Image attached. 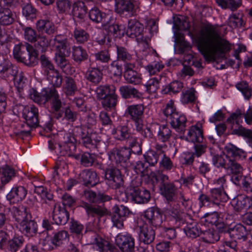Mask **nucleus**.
I'll return each mask as SVG.
<instances>
[{
  "mask_svg": "<svg viewBox=\"0 0 252 252\" xmlns=\"http://www.w3.org/2000/svg\"><path fill=\"white\" fill-rule=\"evenodd\" d=\"M199 50L208 61H216L229 51L231 44L222 38L217 27L207 24L200 30L196 37Z\"/></svg>",
  "mask_w": 252,
  "mask_h": 252,
  "instance_id": "nucleus-1",
  "label": "nucleus"
},
{
  "mask_svg": "<svg viewBox=\"0 0 252 252\" xmlns=\"http://www.w3.org/2000/svg\"><path fill=\"white\" fill-rule=\"evenodd\" d=\"M144 217L147 222L140 226L139 239L144 244H149L154 241L155 232L148 223L155 227L160 226L162 222V216L157 210L150 208L145 212Z\"/></svg>",
  "mask_w": 252,
  "mask_h": 252,
  "instance_id": "nucleus-2",
  "label": "nucleus"
},
{
  "mask_svg": "<svg viewBox=\"0 0 252 252\" xmlns=\"http://www.w3.org/2000/svg\"><path fill=\"white\" fill-rule=\"evenodd\" d=\"M165 116L170 120L172 127L178 133L185 132L186 127L187 118L184 115L179 114L174 105V102L170 100L163 110Z\"/></svg>",
  "mask_w": 252,
  "mask_h": 252,
  "instance_id": "nucleus-3",
  "label": "nucleus"
},
{
  "mask_svg": "<svg viewBox=\"0 0 252 252\" xmlns=\"http://www.w3.org/2000/svg\"><path fill=\"white\" fill-rule=\"evenodd\" d=\"M228 155H214L212 157V164L217 168H222L226 170L230 156L235 158H245L246 153L242 149L233 145H229L225 147Z\"/></svg>",
  "mask_w": 252,
  "mask_h": 252,
  "instance_id": "nucleus-4",
  "label": "nucleus"
},
{
  "mask_svg": "<svg viewBox=\"0 0 252 252\" xmlns=\"http://www.w3.org/2000/svg\"><path fill=\"white\" fill-rule=\"evenodd\" d=\"M140 2L136 0H115V11L122 16L131 17L137 14Z\"/></svg>",
  "mask_w": 252,
  "mask_h": 252,
  "instance_id": "nucleus-5",
  "label": "nucleus"
},
{
  "mask_svg": "<svg viewBox=\"0 0 252 252\" xmlns=\"http://www.w3.org/2000/svg\"><path fill=\"white\" fill-rule=\"evenodd\" d=\"M76 132L79 142L87 148L90 149L96 148L99 151L102 147H104V142L100 138L94 139L93 135L90 134L83 127H77Z\"/></svg>",
  "mask_w": 252,
  "mask_h": 252,
  "instance_id": "nucleus-6",
  "label": "nucleus"
},
{
  "mask_svg": "<svg viewBox=\"0 0 252 252\" xmlns=\"http://www.w3.org/2000/svg\"><path fill=\"white\" fill-rule=\"evenodd\" d=\"M22 116L26 121L27 125L29 127L28 130H23L22 132L30 134L31 128L35 127L38 124V108L34 105L26 106L23 110Z\"/></svg>",
  "mask_w": 252,
  "mask_h": 252,
  "instance_id": "nucleus-7",
  "label": "nucleus"
},
{
  "mask_svg": "<svg viewBox=\"0 0 252 252\" xmlns=\"http://www.w3.org/2000/svg\"><path fill=\"white\" fill-rule=\"evenodd\" d=\"M116 245L122 252H135L134 239L127 233L118 234L115 239Z\"/></svg>",
  "mask_w": 252,
  "mask_h": 252,
  "instance_id": "nucleus-8",
  "label": "nucleus"
},
{
  "mask_svg": "<svg viewBox=\"0 0 252 252\" xmlns=\"http://www.w3.org/2000/svg\"><path fill=\"white\" fill-rule=\"evenodd\" d=\"M13 0H0V24L7 26L14 21V15L11 10L5 7L10 6Z\"/></svg>",
  "mask_w": 252,
  "mask_h": 252,
  "instance_id": "nucleus-9",
  "label": "nucleus"
},
{
  "mask_svg": "<svg viewBox=\"0 0 252 252\" xmlns=\"http://www.w3.org/2000/svg\"><path fill=\"white\" fill-rule=\"evenodd\" d=\"M131 150L127 148L121 149H113L109 154V158L111 160H115L116 163L122 164V166L126 167L129 159Z\"/></svg>",
  "mask_w": 252,
  "mask_h": 252,
  "instance_id": "nucleus-10",
  "label": "nucleus"
},
{
  "mask_svg": "<svg viewBox=\"0 0 252 252\" xmlns=\"http://www.w3.org/2000/svg\"><path fill=\"white\" fill-rule=\"evenodd\" d=\"M51 42L52 46L56 51V54H70V48L65 35L61 34L56 35Z\"/></svg>",
  "mask_w": 252,
  "mask_h": 252,
  "instance_id": "nucleus-11",
  "label": "nucleus"
},
{
  "mask_svg": "<svg viewBox=\"0 0 252 252\" xmlns=\"http://www.w3.org/2000/svg\"><path fill=\"white\" fill-rule=\"evenodd\" d=\"M128 194L132 201L138 204L146 203L151 198L150 193L148 190L133 186L129 187Z\"/></svg>",
  "mask_w": 252,
  "mask_h": 252,
  "instance_id": "nucleus-12",
  "label": "nucleus"
},
{
  "mask_svg": "<svg viewBox=\"0 0 252 252\" xmlns=\"http://www.w3.org/2000/svg\"><path fill=\"white\" fill-rule=\"evenodd\" d=\"M88 243L95 245L100 252H106L110 249V243L99 236L95 232L90 231L87 234Z\"/></svg>",
  "mask_w": 252,
  "mask_h": 252,
  "instance_id": "nucleus-13",
  "label": "nucleus"
},
{
  "mask_svg": "<svg viewBox=\"0 0 252 252\" xmlns=\"http://www.w3.org/2000/svg\"><path fill=\"white\" fill-rule=\"evenodd\" d=\"M53 209L52 212V218L55 223L58 225H64L69 220V214L64 208L60 206H57V203H53Z\"/></svg>",
  "mask_w": 252,
  "mask_h": 252,
  "instance_id": "nucleus-14",
  "label": "nucleus"
},
{
  "mask_svg": "<svg viewBox=\"0 0 252 252\" xmlns=\"http://www.w3.org/2000/svg\"><path fill=\"white\" fill-rule=\"evenodd\" d=\"M112 220L114 225L118 228L123 226V221L129 213L128 208L123 205H115L113 207Z\"/></svg>",
  "mask_w": 252,
  "mask_h": 252,
  "instance_id": "nucleus-15",
  "label": "nucleus"
},
{
  "mask_svg": "<svg viewBox=\"0 0 252 252\" xmlns=\"http://www.w3.org/2000/svg\"><path fill=\"white\" fill-rule=\"evenodd\" d=\"M50 101V112L56 115L57 119H59L62 116L60 109L62 107V102L60 98V95L55 88H52V91L49 97Z\"/></svg>",
  "mask_w": 252,
  "mask_h": 252,
  "instance_id": "nucleus-16",
  "label": "nucleus"
},
{
  "mask_svg": "<svg viewBox=\"0 0 252 252\" xmlns=\"http://www.w3.org/2000/svg\"><path fill=\"white\" fill-rule=\"evenodd\" d=\"M213 205L218 207L220 209L224 210V203L229 199L228 196L224 190H219L216 189H211L210 190Z\"/></svg>",
  "mask_w": 252,
  "mask_h": 252,
  "instance_id": "nucleus-17",
  "label": "nucleus"
},
{
  "mask_svg": "<svg viewBox=\"0 0 252 252\" xmlns=\"http://www.w3.org/2000/svg\"><path fill=\"white\" fill-rule=\"evenodd\" d=\"M52 90V88H44L41 93H38L35 90L32 89L30 94V98L39 105H44L49 101Z\"/></svg>",
  "mask_w": 252,
  "mask_h": 252,
  "instance_id": "nucleus-18",
  "label": "nucleus"
},
{
  "mask_svg": "<svg viewBox=\"0 0 252 252\" xmlns=\"http://www.w3.org/2000/svg\"><path fill=\"white\" fill-rule=\"evenodd\" d=\"M37 223L31 219L18 223L17 227L24 235L32 237L35 235L37 232Z\"/></svg>",
  "mask_w": 252,
  "mask_h": 252,
  "instance_id": "nucleus-19",
  "label": "nucleus"
},
{
  "mask_svg": "<svg viewBox=\"0 0 252 252\" xmlns=\"http://www.w3.org/2000/svg\"><path fill=\"white\" fill-rule=\"evenodd\" d=\"M81 206L85 209L89 216L101 218L108 214V211L103 205H93L87 202H83Z\"/></svg>",
  "mask_w": 252,
  "mask_h": 252,
  "instance_id": "nucleus-20",
  "label": "nucleus"
},
{
  "mask_svg": "<svg viewBox=\"0 0 252 252\" xmlns=\"http://www.w3.org/2000/svg\"><path fill=\"white\" fill-rule=\"evenodd\" d=\"M18 73V68L9 61H4L0 64V77L9 80Z\"/></svg>",
  "mask_w": 252,
  "mask_h": 252,
  "instance_id": "nucleus-21",
  "label": "nucleus"
},
{
  "mask_svg": "<svg viewBox=\"0 0 252 252\" xmlns=\"http://www.w3.org/2000/svg\"><path fill=\"white\" fill-rule=\"evenodd\" d=\"M234 209L237 212L245 211L252 205L251 199L244 194H240L234 198L231 202Z\"/></svg>",
  "mask_w": 252,
  "mask_h": 252,
  "instance_id": "nucleus-22",
  "label": "nucleus"
},
{
  "mask_svg": "<svg viewBox=\"0 0 252 252\" xmlns=\"http://www.w3.org/2000/svg\"><path fill=\"white\" fill-rule=\"evenodd\" d=\"M38 62V52L33 47L27 43V51L20 62L28 66H34Z\"/></svg>",
  "mask_w": 252,
  "mask_h": 252,
  "instance_id": "nucleus-23",
  "label": "nucleus"
},
{
  "mask_svg": "<svg viewBox=\"0 0 252 252\" xmlns=\"http://www.w3.org/2000/svg\"><path fill=\"white\" fill-rule=\"evenodd\" d=\"M105 177L115 188H118L123 185V180L119 169L113 168L107 169L105 171Z\"/></svg>",
  "mask_w": 252,
  "mask_h": 252,
  "instance_id": "nucleus-24",
  "label": "nucleus"
},
{
  "mask_svg": "<svg viewBox=\"0 0 252 252\" xmlns=\"http://www.w3.org/2000/svg\"><path fill=\"white\" fill-rule=\"evenodd\" d=\"M187 140L193 143L203 142V131L200 124H197L190 127L187 134Z\"/></svg>",
  "mask_w": 252,
  "mask_h": 252,
  "instance_id": "nucleus-25",
  "label": "nucleus"
},
{
  "mask_svg": "<svg viewBox=\"0 0 252 252\" xmlns=\"http://www.w3.org/2000/svg\"><path fill=\"white\" fill-rule=\"evenodd\" d=\"M143 31V26L135 19H130L128 21L126 33L131 38H134L140 35Z\"/></svg>",
  "mask_w": 252,
  "mask_h": 252,
  "instance_id": "nucleus-26",
  "label": "nucleus"
},
{
  "mask_svg": "<svg viewBox=\"0 0 252 252\" xmlns=\"http://www.w3.org/2000/svg\"><path fill=\"white\" fill-rule=\"evenodd\" d=\"M80 178L86 186L93 187L99 182V178L95 171L91 170H84L80 174Z\"/></svg>",
  "mask_w": 252,
  "mask_h": 252,
  "instance_id": "nucleus-27",
  "label": "nucleus"
},
{
  "mask_svg": "<svg viewBox=\"0 0 252 252\" xmlns=\"http://www.w3.org/2000/svg\"><path fill=\"white\" fill-rule=\"evenodd\" d=\"M247 231L245 226L241 224H237L234 227H230L227 230V234L234 239H247Z\"/></svg>",
  "mask_w": 252,
  "mask_h": 252,
  "instance_id": "nucleus-28",
  "label": "nucleus"
},
{
  "mask_svg": "<svg viewBox=\"0 0 252 252\" xmlns=\"http://www.w3.org/2000/svg\"><path fill=\"white\" fill-rule=\"evenodd\" d=\"M111 133L115 139L123 141L131 137L129 129L126 126H119L112 129Z\"/></svg>",
  "mask_w": 252,
  "mask_h": 252,
  "instance_id": "nucleus-29",
  "label": "nucleus"
},
{
  "mask_svg": "<svg viewBox=\"0 0 252 252\" xmlns=\"http://www.w3.org/2000/svg\"><path fill=\"white\" fill-rule=\"evenodd\" d=\"M13 217L15 220L20 223L27 219H31V215L26 207L20 205L13 208Z\"/></svg>",
  "mask_w": 252,
  "mask_h": 252,
  "instance_id": "nucleus-30",
  "label": "nucleus"
},
{
  "mask_svg": "<svg viewBox=\"0 0 252 252\" xmlns=\"http://www.w3.org/2000/svg\"><path fill=\"white\" fill-rule=\"evenodd\" d=\"M27 193V190L22 186L13 188L7 194L6 198L9 200L14 199L16 201L23 200Z\"/></svg>",
  "mask_w": 252,
  "mask_h": 252,
  "instance_id": "nucleus-31",
  "label": "nucleus"
},
{
  "mask_svg": "<svg viewBox=\"0 0 252 252\" xmlns=\"http://www.w3.org/2000/svg\"><path fill=\"white\" fill-rule=\"evenodd\" d=\"M177 189L178 188L175 186L174 183L171 182L164 184V186L160 188L162 194L168 201H172L174 200Z\"/></svg>",
  "mask_w": 252,
  "mask_h": 252,
  "instance_id": "nucleus-32",
  "label": "nucleus"
},
{
  "mask_svg": "<svg viewBox=\"0 0 252 252\" xmlns=\"http://www.w3.org/2000/svg\"><path fill=\"white\" fill-rule=\"evenodd\" d=\"M36 26L39 32H44L49 35L53 34L56 30L54 24L48 20H38L36 23Z\"/></svg>",
  "mask_w": 252,
  "mask_h": 252,
  "instance_id": "nucleus-33",
  "label": "nucleus"
},
{
  "mask_svg": "<svg viewBox=\"0 0 252 252\" xmlns=\"http://www.w3.org/2000/svg\"><path fill=\"white\" fill-rule=\"evenodd\" d=\"M63 91L67 95H74L78 91V82L71 77H66L63 84Z\"/></svg>",
  "mask_w": 252,
  "mask_h": 252,
  "instance_id": "nucleus-34",
  "label": "nucleus"
},
{
  "mask_svg": "<svg viewBox=\"0 0 252 252\" xmlns=\"http://www.w3.org/2000/svg\"><path fill=\"white\" fill-rule=\"evenodd\" d=\"M69 55L56 54L55 56V61L57 64L67 74H70L72 73L70 64L65 58V56H68Z\"/></svg>",
  "mask_w": 252,
  "mask_h": 252,
  "instance_id": "nucleus-35",
  "label": "nucleus"
},
{
  "mask_svg": "<svg viewBox=\"0 0 252 252\" xmlns=\"http://www.w3.org/2000/svg\"><path fill=\"white\" fill-rule=\"evenodd\" d=\"M144 110V105L139 104L129 106L126 109V112L130 115L132 120H136L142 118Z\"/></svg>",
  "mask_w": 252,
  "mask_h": 252,
  "instance_id": "nucleus-36",
  "label": "nucleus"
},
{
  "mask_svg": "<svg viewBox=\"0 0 252 252\" xmlns=\"http://www.w3.org/2000/svg\"><path fill=\"white\" fill-rule=\"evenodd\" d=\"M1 184L4 185L8 183L15 176V170L9 166L6 165L0 168Z\"/></svg>",
  "mask_w": 252,
  "mask_h": 252,
  "instance_id": "nucleus-37",
  "label": "nucleus"
},
{
  "mask_svg": "<svg viewBox=\"0 0 252 252\" xmlns=\"http://www.w3.org/2000/svg\"><path fill=\"white\" fill-rule=\"evenodd\" d=\"M120 92L124 98H129L132 97L140 98L142 95L138 90L130 86H121L120 88Z\"/></svg>",
  "mask_w": 252,
  "mask_h": 252,
  "instance_id": "nucleus-38",
  "label": "nucleus"
},
{
  "mask_svg": "<svg viewBox=\"0 0 252 252\" xmlns=\"http://www.w3.org/2000/svg\"><path fill=\"white\" fill-rule=\"evenodd\" d=\"M201 238L207 243H214L220 238L219 233L213 229H208L201 232Z\"/></svg>",
  "mask_w": 252,
  "mask_h": 252,
  "instance_id": "nucleus-39",
  "label": "nucleus"
},
{
  "mask_svg": "<svg viewBox=\"0 0 252 252\" xmlns=\"http://www.w3.org/2000/svg\"><path fill=\"white\" fill-rule=\"evenodd\" d=\"M87 11L85 3L79 1L74 3L73 5V15L75 17L83 19L86 15Z\"/></svg>",
  "mask_w": 252,
  "mask_h": 252,
  "instance_id": "nucleus-40",
  "label": "nucleus"
},
{
  "mask_svg": "<svg viewBox=\"0 0 252 252\" xmlns=\"http://www.w3.org/2000/svg\"><path fill=\"white\" fill-rule=\"evenodd\" d=\"M184 229L186 235L191 238H196L200 235L201 232L197 223L195 221L188 222Z\"/></svg>",
  "mask_w": 252,
  "mask_h": 252,
  "instance_id": "nucleus-41",
  "label": "nucleus"
},
{
  "mask_svg": "<svg viewBox=\"0 0 252 252\" xmlns=\"http://www.w3.org/2000/svg\"><path fill=\"white\" fill-rule=\"evenodd\" d=\"M86 77L89 81L96 84L99 83L102 79V73L97 68H92L87 72Z\"/></svg>",
  "mask_w": 252,
  "mask_h": 252,
  "instance_id": "nucleus-42",
  "label": "nucleus"
},
{
  "mask_svg": "<svg viewBox=\"0 0 252 252\" xmlns=\"http://www.w3.org/2000/svg\"><path fill=\"white\" fill-rule=\"evenodd\" d=\"M115 91L116 87L114 85H104L97 88L96 92L98 98L103 99L110 94H113Z\"/></svg>",
  "mask_w": 252,
  "mask_h": 252,
  "instance_id": "nucleus-43",
  "label": "nucleus"
},
{
  "mask_svg": "<svg viewBox=\"0 0 252 252\" xmlns=\"http://www.w3.org/2000/svg\"><path fill=\"white\" fill-rule=\"evenodd\" d=\"M216 3L222 8H229L235 10L241 5V0H215Z\"/></svg>",
  "mask_w": 252,
  "mask_h": 252,
  "instance_id": "nucleus-44",
  "label": "nucleus"
},
{
  "mask_svg": "<svg viewBox=\"0 0 252 252\" xmlns=\"http://www.w3.org/2000/svg\"><path fill=\"white\" fill-rule=\"evenodd\" d=\"M61 153L63 156L74 157L76 159H79V155H75L74 152L76 151V147L75 144H62L60 145Z\"/></svg>",
  "mask_w": 252,
  "mask_h": 252,
  "instance_id": "nucleus-45",
  "label": "nucleus"
},
{
  "mask_svg": "<svg viewBox=\"0 0 252 252\" xmlns=\"http://www.w3.org/2000/svg\"><path fill=\"white\" fill-rule=\"evenodd\" d=\"M72 56L76 62L80 63L87 59L88 54L82 47L74 46L72 48Z\"/></svg>",
  "mask_w": 252,
  "mask_h": 252,
  "instance_id": "nucleus-46",
  "label": "nucleus"
},
{
  "mask_svg": "<svg viewBox=\"0 0 252 252\" xmlns=\"http://www.w3.org/2000/svg\"><path fill=\"white\" fill-rule=\"evenodd\" d=\"M196 91L193 88H190L183 91L181 97L182 103L186 104L195 101L196 99L195 95Z\"/></svg>",
  "mask_w": 252,
  "mask_h": 252,
  "instance_id": "nucleus-47",
  "label": "nucleus"
},
{
  "mask_svg": "<svg viewBox=\"0 0 252 252\" xmlns=\"http://www.w3.org/2000/svg\"><path fill=\"white\" fill-rule=\"evenodd\" d=\"M117 98L118 96L114 93L102 99V105L107 110L114 108L117 105Z\"/></svg>",
  "mask_w": 252,
  "mask_h": 252,
  "instance_id": "nucleus-48",
  "label": "nucleus"
},
{
  "mask_svg": "<svg viewBox=\"0 0 252 252\" xmlns=\"http://www.w3.org/2000/svg\"><path fill=\"white\" fill-rule=\"evenodd\" d=\"M35 44L36 50H40L41 52H45L50 44L51 41L45 35H39L37 36Z\"/></svg>",
  "mask_w": 252,
  "mask_h": 252,
  "instance_id": "nucleus-49",
  "label": "nucleus"
},
{
  "mask_svg": "<svg viewBox=\"0 0 252 252\" xmlns=\"http://www.w3.org/2000/svg\"><path fill=\"white\" fill-rule=\"evenodd\" d=\"M73 37L77 43H84L88 41L89 34L84 30L77 27L74 29Z\"/></svg>",
  "mask_w": 252,
  "mask_h": 252,
  "instance_id": "nucleus-50",
  "label": "nucleus"
},
{
  "mask_svg": "<svg viewBox=\"0 0 252 252\" xmlns=\"http://www.w3.org/2000/svg\"><path fill=\"white\" fill-rule=\"evenodd\" d=\"M171 136V131L165 125H162L159 127L157 137L158 140L164 143L168 141Z\"/></svg>",
  "mask_w": 252,
  "mask_h": 252,
  "instance_id": "nucleus-51",
  "label": "nucleus"
},
{
  "mask_svg": "<svg viewBox=\"0 0 252 252\" xmlns=\"http://www.w3.org/2000/svg\"><path fill=\"white\" fill-rule=\"evenodd\" d=\"M236 88L240 91L246 99H249L252 93V89L249 87L248 83L246 81H242L237 83Z\"/></svg>",
  "mask_w": 252,
  "mask_h": 252,
  "instance_id": "nucleus-52",
  "label": "nucleus"
},
{
  "mask_svg": "<svg viewBox=\"0 0 252 252\" xmlns=\"http://www.w3.org/2000/svg\"><path fill=\"white\" fill-rule=\"evenodd\" d=\"M124 77L128 83L134 85L140 84L142 80L141 75L135 71L124 72Z\"/></svg>",
  "mask_w": 252,
  "mask_h": 252,
  "instance_id": "nucleus-53",
  "label": "nucleus"
},
{
  "mask_svg": "<svg viewBox=\"0 0 252 252\" xmlns=\"http://www.w3.org/2000/svg\"><path fill=\"white\" fill-rule=\"evenodd\" d=\"M68 237V234L65 230H61L54 234L51 239L52 243L55 245L59 246L63 242L66 240Z\"/></svg>",
  "mask_w": 252,
  "mask_h": 252,
  "instance_id": "nucleus-54",
  "label": "nucleus"
},
{
  "mask_svg": "<svg viewBox=\"0 0 252 252\" xmlns=\"http://www.w3.org/2000/svg\"><path fill=\"white\" fill-rule=\"evenodd\" d=\"M105 14L102 13L98 8H92L89 12V17L95 23H103L105 21Z\"/></svg>",
  "mask_w": 252,
  "mask_h": 252,
  "instance_id": "nucleus-55",
  "label": "nucleus"
},
{
  "mask_svg": "<svg viewBox=\"0 0 252 252\" xmlns=\"http://www.w3.org/2000/svg\"><path fill=\"white\" fill-rule=\"evenodd\" d=\"M233 158V157L230 158L226 170L232 174H240L243 171V168Z\"/></svg>",
  "mask_w": 252,
  "mask_h": 252,
  "instance_id": "nucleus-56",
  "label": "nucleus"
},
{
  "mask_svg": "<svg viewBox=\"0 0 252 252\" xmlns=\"http://www.w3.org/2000/svg\"><path fill=\"white\" fill-rule=\"evenodd\" d=\"M26 51L27 43L16 45L13 51V56L18 61L21 62Z\"/></svg>",
  "mask_w": 252,
  "mask_h": 252,
  "instance_id": "nucleus-57",
  "label": "nucleus"
},
{
  "mask_svg": "<svg viewBox=\"0 0 252 252\" xmlns=\"http://www.w3.org/2000/svg\"><path fill=\"white\" fill-rule=\"evenodd\" d=\"M40 60L41 65L47 76L49 75V74H51L53 72L57 71V70L54 68V65L51 63V61L45 56H41Z\"/></svg>",
  "mask_w": 252,
  "mask_h": 252,
  "instance_id": "nucleus-58",
  "label": "nucleus"
},
{
  "mask_svg": "<svg viewBox=\"0 0 252 252\" xmlns=\"http://www.w3.org/2000/svg\"><path fill=\"white\" fill-rule=\"evenodd\" d=\"M235 133L244 137L247 139V142L252 148V130L240 126L238 129L234 130Z\"/></svg>",
  "mask_w": 252,
  "mask_h": 252,
  "instance_id": "nucleus-59",
  "label": "nucleus"
},
{
  "mask_svg": "<svg viewBox=\"0 0 252 252\" xmlns=\"http://www.w3.org/2000/svg\"><path fill=\"white\" fill-rule=\"evenodd\" d=\"M228 25L232 28L242 27L244 22L242 16L240 14H232L228 20Z\"/></svg>",
  "mask_w": 252,
  "mask_h": 252,
  "instance_id": "nucleus-60",
  "label": "nucleus"
},
{
  "mask_svg": "<svg viewBox=\"0 0 252 252\" xmlns=\"http://www.w3.org/2000/svg\"><path fill=\"white\" fill-rule=\"evenodd\" d=\"M164 67V65L160 62H154L148 64L146 67V70L150 75H155L160 71Z\"/></svg>",
  "mask_w": 252,
  "mask_h": 252,
  "instance_id": "nucleus-61",
  "label": "nucleus"
},
{
  "mask_svg": "<svg viewBox=\"0 0 252 252\" xmlns=\"http://www.w3.org/2000/svg\"><path fill=\"white\" fill-rule=\"evenodd\" d=\"M144 157L146 162L149 163L150 166H154L158 160V154L152 150H148L144 155Z\"/></svg>",
  "mask_w": 252,
  "mask_h": 252,
  "instance_id": "nucleus-62",
  "label": "nucleus"
},
{
  "mask_svg": "<svg viewBox=\"0 0 252 252\" xmlns=\"http://www.w3.org/2000/svg\"><path fill=\"white\" fill-rule=\"evenodd\" d=\"M117 58L120 60L126 62L132 59V55L123 47L117 46Z\"/></svg>",
  "mask_w": 252,
  "mask_h": 252,
  "instance_id": "nucleus-63",
  "label": "nucleus"
},
{
  "mask_svg": "<svg viewBox=\"0 0 252 252\" xmlns=\"http://www.w3.org/2000/svg\"><path fill=\"white\" fill-rule=\"evenodd\" d=\"M189 27V22L184 17H177L174 20V28L177 31L187 30Z\"/></svg>",
  "mask_w": 252,
  "mask_h": 252,
  "instance_id": "nucleus-64",
  "label": "nucleus"
}]
</instances>
